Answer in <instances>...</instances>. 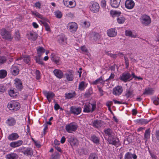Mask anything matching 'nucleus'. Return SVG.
<instances>
[{
  "instance_id": "nucleus-1",
  "label": "nucleus",
  "mask_w": 159,
  "mask_h": 159,
  "mask_svg": "<svg viewBox=\"0 0 159 159\" xmlns=\"http://www.w3.org/2000/svg\"><path fill=\"white\" fill-rule=\"evenodd\" d=\"M104 132L106 136H108V141L109 143L113 145H116L117 141L114 138V133L112 130L110 128L105 129Z\"/></svg>"
},
{
  "instance_id": "nucleus-2",
  "label": "nucleus",
  "mask_w": 159,
  "mask_h": 159,
  "mask_svg": "<svg viewBox=\"0 0 159 159\" xmlns=\"http://www.w3.org/2000/svg\"><path fill=\"white\" fill-rule=\"evenodd\" d=\"M96 108L95 103H86L83 107V111L84 113H92Z\"/></svg>"
},
{
  "instance_id": "nucleus-3",
  "label": "nucleus",
  "mask_w": 159,
  "mask_h": 159,
  "mask_svg": "<svg viewBox=\"0 0 159 159\" xmlns=\"http://www.w3.org/2000/svg\"><path fill=\"white\" fill-rule=\"evenodd\" d=\"M78 127L77 123L75 122H72L66 125V129L67 132L72 133L76 131Z\"/></svg>"
},
{
  "instance_id": "nucleus-4",
  "label": "nucleus",
  "mask_w": 159,
  "mask_h": 159,
  "mask_svg": "<svg viewBox=\"0 0 159 159\" xmlns=\"http://www.w3.org/2000/svg\"><path fill=\"white\" fill-rule=\"evenodd\" d=\"M89 8L92 12L97 13L99 11L100 7L97 2L94 1H91L89 4Z\"/></svg>"
},
{
  "instance_id": "nucleus-5",
  "label": "nucleus",
  "mask_w": 159,
  "mask_h": 159,
  "mask_svg": "<svg viewBox=\"0 0 159 159\" xmlns=\"http://www.w3.org/2000/svg\"><path fill=\"white\" fill-rule=\"evenodd\" d=\"M0 33L4 39L8 41H11L12 39L13 38L11 36L10 32L6 30L5 29L3 28L1 30Z\"/></svg>"
},
{
  "instance_id": "nucleus-6",
  "label": "nucleus",
  "mask_w": 159,
  "mask_h": 159,
  "mask_svg": "<svg viewBox=\"0 0 159 159\" xmlns=\"http://www.w3.org/2000/svg\"><path fill=\"white\" fill-rule=\"evenodd\" d=\"M119 78L121 81L126 82L130 81L132 79V74H130L128 72H125L120 76Z\"/></svg>"
},
{
  "instance_id": "nucleus-7",
  "label": "nucleus",
  "mask_w": 159,
  "mask_h": 159,
  "mask_svg": "<svg viewBox=\"0 0 159 159\" xmlns=\"http://www.w3.org/2000/svg\"><path fill=\"white\" fill-rule=\"evenodd\" d=\"M8 107L10 110L16 111L20 107V105L18 102L16 101L11 102L8 105Z\"/></svg>"
},
{
  "instance_id": "nucleus-8",
  "label": "nucleus",
  "mask_w": 159,
  "mask_h": 159,
  "mask_svg": "<svg viewBox=\"0 0 159 159\" xmlns=\"http://www.w3.org/2000/svg\"><path fill=\"white\" fill-rule=\"evenodd\" d=\"M68 141L72 147H75L79 145L78 140L73 135L70 136L68 137Z\"/></svg>"
},
{
  "instance_id": "nucleus-9",
  "label": "nucleus",
  "mask_w": 159,
  "mask_h": 159,
  "mask_svg": "<svg viewBox=\"0 0 159 159\" xmlns=\"http://www.w3.org/2000/svg\"><path fill=\"white\" fill-rule=\"evenodd\" d=\"M70 114L75 116H77L81 113L82 109L80 107L72 106L70 107Z\"/></svg>"
},
{
  "instance_id": "nucleus-10",
  "label": "nucleus",
  "mask_w": 159,
  "mask_h": 159,
  "mask_svg": "<svg viewBox=\"0 0 159 159\" xmlns=\"http://www.w3.org/2000/svg\"><path fill=\"white\" fill-rule=\"evenodd\" d=\"M100 38L99 34L96 32H94L91 35V40L94 43H99V40Z\"/></svg>"
},
{
  "instance_id": "nucleus-11",
  "label": "nucleus",
  "mask_w": 159,
  "mask_h": 159,
  "mask_svg": "<svg viewBox=\"0 0 159 159\" xmlns=\"http://www.w3.org/2000/svg\"><path fill=\"white\" fill-rule=\"evenodd\" d=\"M64 5L70 8L75 7L76 4L75 0H63Z\"/></svg>"
},
{
  "instance_id": "nucleus-12",
  "label": "nucleus",
  "mask_w": 159,
  "mask_h": 159,
  "mask_svg": "<svg viewBox=\"0 0 159 159\" xmlns=\"http://www.w3.org/2000/svg\"><path fill=\"white\" fill-rule=\"evenodd\" d=\"M122 87L121 86H117L113 89V94L116 96L120 95L123 92Z\"/></svg>"
},
{
  "instance_id": "nucleus-13",
  "label": "nucleus",
  "mask_w": 159,
  "mask_h": 159,
  "mask_svg": "<svg viewBox=\"0 0 159 159\" xmlns=\"http://www.w3.org/2000/svg\"><path fill=\"white\" fill-rule=\"evenodd\" d=\"M68 28L70 32L76 31L78 28L77 24L75 22L69 23L67 25Z\"/></svg>"
},
{
  "instance_id": "nucleus-14",
  "label": "nucleus",
  "mask_w": 159,
  "mask_h": 159,
  "mask_svg": "<svg viewBox=\"0 0 159 159\" xmlns=\"http://www.w3.org/2000/svg\"><path fill=\"white\" fill-rule=\"evenodd\" d=\"M142 23L145 26H147L149 24V16L146 15H142L140 18Z\"/></svg>"
},
{
  "instance_id": "nucleus-15",
  "label": "nucleus",
  "mask_w": 159,
  "mask_h": 159,
  "mask_svg": "<svg viewBox=\"0 0 159 159\" xmlns=\"http://www.w3.org/2000/svg\"><path fill=\"white\" fill-rule=\"evenodd\" d=\"M135 3L133 0H126L125 2V7L129 10L132 9Z\"/></svg>"
},
{
  "instance_id": "nucleus-16",
  "label": "nucleus",
  "mask_w": 159,
  "mask_h": 159,
  "mask_svg": "<svg viewBox=\"0 0 159 159\" xmlns=\"http://www.w3.org/2000/svg\"><path fill=\"white\" fill-rule=\"evenodd\" d=\"M57 41L61 45H66L67 44L66 38L63 34L58 37Z\"/></svg>"
},
{
  "instance_id": "nucleus-17",
  "label": "nucleus",
  "mask_w": 159,
  "mask_h": 159,
  "mask_svg": "<svg viewBox=\"0 0 159 159\" xmlns=\"http://www.w3.org/2000/svg\"><path fill=\"white\" fill-rule=\"evenodd\" d=\"M107 34L108 36L113 37L117 35V31L115 28H111L107 30Z\"/></svg>"
},
{
  "instance_id": "nucleus-18",
  "label": "nucleus",
  "mask_w": 159,
  "mask_h": 159,
  "mask_svg": "<svg viewBox=\"0 0 159 159\" xmlns=\"http://www.w3.org/2000/svg\"><path fill=\"white\" fill-rule=\"evenodd\" d=\"M124 96L127 98H131L134 96V91L131 88L127 89L125 93Z\"/></svg>"
},
{
  "instance_id": "nucleus-19",
  "label": "nucleus",
  "mask_w": 159,
  "mask_h": 159,
  "mask_svg": "<svg viewBox=\"0 0 159 159\" xmlns=\"http://www.w3.org/2000/svg\"><path fill=\"white\" fill-rule=\"evenodd\" d=\"M11 73L13 75L16 76L19 73V69L18 67L16 65H12L11 68Z\"/></svg>"
},
{
  "instance_id": "nucleus-20",
  "label": "nucleus",
  "mask_w": 159,
  "mask_h": 159,
  "mask_svg": "<svg viewBox=\"0 0 159 159\" xmlns=\"http://www.w3.org/2000/svg\"><path fill=\"white\" fill-rule=\"evenodd\" d=\"M51 60L56 64H59L60 61V57L57 56L54 53H52L51 55Z\"/></svg>"
},
{
  "instance_id": "nucleus-21",
  "label": "nucleus",
  "mask_w": 159,
  "mask_h": 159,
  "mask_svg": "<svg viewBox=\"0 0 159 159\" xmlns=\"http://www.w3.org/2000/svg\"><path fill=\"white\" fill-rule=\"evenodd\" d=\"M65 75L66 80L68 81H72L74 79V77L72 70L67 72L65 74Z\"/></svg>"
},
{
  "instance_id": "nucleus-22",
  "label": "nucleus",
  "mask_w": 159,
  "mask_h": 159,
  "mask_svg": "<svg viewBox=\"0 0 159 159\" xmlns=\"http://www.w3.org/2000/svg\"><path fill=\"white\" fill-rule=\"evenodd\" d=\"M93 126L97 128L100 127L102 125V121L101 120H95L92 122Z\"/></svg>"
},
{
  "instance_id": "nucleus-23",
  "label": "nucleus",
  "mask_w": 159,
  "mask_h": 159,
  "mask_svg": "<svg viewBox=\"0 0 159 159\" xmlns=\"http://www.w3.org/2000/svg\"><path fill=\"white\" fill-rule=\"evenodd\" d=\"M6 123L9 126H12L16 124V120L14 118L10 117L6 121Z\"/></svg>"
},
{
  "instance_id": "nucleus-24",
  "label": "nucleus",
  "mask_w": 159,
  "mask_h": 159,
  "mask_svg": "<svg viewBox=\"0 0 159 159\" xmlns=\"http://www.w3.org/2000/svg\"><path fill=\"white\" fill-rule=\"evenodd\" d=\"M23 143V141L19 140L16 142H13L10 143V146L13 148L18 147L21 145Z\"/></svg>"
},
{
  "instance_id": "nucleus-25",
  "label": "nucleus",
  "mask_w": 159,
  "mask_h": 159,
  "mask_svg": "<svg viewBox=\"0 0 159 159\" xmlns=\"http://www.w3.org/2000/svg\"><path fill=\"white\" fill-rule=\"evenodd\" d=\"M121 0H111L110 4L113 8L118 7L120 4Z\"/></svg>"
},
{
  "instance_id": "nucleus-26",
  "label": "nucleus",
  "mask_w": 159,
  "mask_h": 159,
  "mask_svg": "<svg viewBox=\"0 0 159 159\" xmlns=\"http://www.w3.org/2000/svg\"><path fill=\"white\" fill-rule=\"evenodd\" d=\"M15 84L16 88L20 90H21L23 88L22 83L21 81L18 79L15 80Z\"/></svg>"
},
{
  "instance_id": "nucleus-27",
  "label": "nucleus",
  "mask_w": 159,
  "mask_h": 159,
  "mask_svg": "<svg viewBox=\"0 0 159 159\" xmlns=\"http://www.w3.org/2000/svg\"><path fill=\"white\" fill-rule=\"evenodd\" d=\"M19 137L18 134L16 133H13L10 134L8 137V139L10 141L17 139Z\"/></svg>"
},
{
  "instance_id": "nucleus-28",
  "label": "nucleus",
  "mask_w": 159,
  "mask_h": 159,
  "mask_svg": "<svg viewBox=\"0 0 159 159\" xmlns=\"http://www.w3.org/2000/svg\"><path fill=\"white\" fill-rule=\"evenodd\" d=\"M54 75L58 78L61 79L63 76V73L60 70L55 69L53 71Z\"/></svg>"
},
{
  "instance_id": "nucleus-29",
  "label": "nucleus",
  "mask_w": 159,
  "mask_h": 159,
  "mask_svg": "<svg viewBox=\"0 0 159 159\" xmlns=\"http://www.w3.org/2000/svg\"><path fill=\"white\" fill-rule=\"evenodd\" d=\"M76 95L74 91H72L69 93H66L65 94V97L66 99H70L75 97Z\"/></svg>"
},
{
  "instance_id": "nucleus-30",
  "label": "nucleus",
  "mask_w": 159,
  "mask_h": 159,
  "mask_svg": "<svg viewBox=\"0 0 159 159\" xmlns=\"http://www.w3.org/2000/svg\"><path fill=\"white\" fill-rule=\"evenodd\" d=\"M29 35V39L33 41L36 40L38 37L37 33L33 31L30 32Z\"/></svg>"
},
{
  "instance_id": "nucleus-31",
  "label": "nucleus",
  "mask_w": 159,
  "mask_h": 159,
  "mask_svg": "<svg viewBox=\"0 0 159 159\" xmlns=\"http://www.w3.org/2000/svg\"><path fill=\"white\" fill-rule=\"evenodd\" d=\"M43 93L46 98H53L55 97V94L51 91L44 90Z\"/></svg>"
},
{
  "instance_id": "nucleus-32",
  "label": "nucleus",
  "mask_w": 159,
  "mask_h": 159,
  "mask_svg": "<svg viewBox=\"0 0 159 159\" xmlns=\"http://www.w3.org/2000/svg\"><path fill=\"white\" fill-rule=\"evenodd\" d=\"M21 60H23V61L26 63H28L30 61V56L27 55H25L20 57L16 59V61H21Z\"/></svg>"
},
{
  "instance_id": "nucleus-33",
  "label": "nucleus",
  "mask_w": 159,
  "mask_h": 159,
  "mask_svg": "<svg viewBox=\"0 0 159 159\" xmlns=\"http://www.w3.org/2000/svg\"><path fill=\"white\" fill-rule=\"evenodd\" d=\"M149 139V129H147L144 133V140H145V144L148 145V148L149 149L148 146V141Z\"/></svg>"
},
{
  "instance_id": "nucleus-34",
  "label": "nucleus",
  "mask_w": 159,
  "mask_h": 159,
  "mask_svg": "<svg viewBox=\"0 0 159 159\" xmlns=\"http://www.w3.org/2000/svg\"><path fill=\"white\" fill-rule=\"evenodd\" d=\"M41 56H37L34 57V59L36 61V63H38L39 64L45 66V65L43 62V60L40 57Z\"/></svg>"
},
{
  "instance_id": "nucleus-35",
  "label": "nucleus",
  "mask_w": 159,
  "mask_h": 159,
  "mask_svg": "<svg viewBox=\"0 0 159 159\" xmlns=\"http://www.w3.org/2000/svg\"><path fill=\"white\" fill-rule=\"evenodd\" d=\"M57 151L55 152V153L52 155L50 159H59L60 158V155L58 152H61V150H57Z\"/></svg>"
},
{
  "instance_id": "nucleus-36",
  "label": "nucleus",
  "mask_w": 159,
  "mask_h": 159,
  "mask_svg": "<svg viewBox=\"0 0 159 159\" xmlns=\"http://www.w3.org/2000/svg\"><path fill=\"white\" fill-rule=\"evenodd\" d=\"M87 84L84 81H82L80 83L78 89L80 91L84 90L87 86Z\"/></svg>"
},
{
  "instance_id": "nucleus-37",
  "label": "nucleus",
  "mask_w": 159,
  "mask_h": 159,
  "mask_svg": "<svg viewBox=\"0 0 159 159\" xmlns=\"http://www.w3.org/2000/svg\"><path fill=\"white\" fill-rule=\"evenodd\" d=\"M37 51L38 54V56H41L45 52V49L42 47H39L37 48Z\"/></svg>"
},
{
  "instance_id": "nucleus-38",
  "label": "nucleus",
  "mask_w": 159,
  "mask_h": 159,
  "mask_svg": "<svg viewBox=\"0 0 159 159\" xmlns=\"http://www.w3.org/2000/svg\"><path fill=\"white\" fill-rule=\"evenodd\" d=\"M31 12L32 15L35 16L43 20H44L45 19V18L43 16V15L36 11H32Z\"/></svg>"
},
{
  "instance_id": "nucleus-39",
  "label": "nucleus",
  "mask_w": 159,
  "mask_h": 159,
  "mask_svg": "<svg viewBox=\"0 0 159 159\" xmlns=\"http://www.w3.org/2000/svg\"><path fill=\"white\" fill-rule=\"evenodd\" d=\"M90 140L94 143L96 144L98 143L99 142V138L95 135H93L91 136Z\"/></svg>"
},
{
  "instance_id": "nucleus-40",
  "label": "nucleus",
  "mask_w": 159,
  "mask_h": 159,
  "mask_svg": "<svg viewBox=\"0 0 159 159\" xmlns=\"http://www.w3.org/2000/svg\"><path fill=\"white\" fill-rule=\"evenodd\" d=\"M137 122L139 124L141 125H145L148 124L149 121L147 120L144 119H141L137 120Z\"/></svg>"
},
{
  "instance_id": "nucleus-41",
  "label": "nucleus",
  "mask_w": 159,
  "mask_h": 159,
  "mask_svg": "<svg viewBox=\"0 0 159 159\" xmlns=\"http://www.w3.org/2000/svg\"><path fill=\"white\" fill-rule=\"evenodd\" d=\"M7 159H16L17 155L15 153H10L6 155Z\"/></svg>"
},
{
  "instance_id": "nucleus-42",
  "label": "nucleus",
  "mask_w": 159,
  "mask_h": 159,
  "mask_svg": "<svg viewBox=\"0 0 159 159\" xmlns=\"http://www.w3.org/2000/svg\"><path fill=\"white\" fill-rule=\"evenodd\" d=\"M125 33L126 36H128L133 38L136 37V35L133 34L132 32L129 30H126Z\"/></svg>"
},
{
  "instance_id": "nucleus-43",
  "label": "nucleus",
  "mask_w": 159,
  "mask_h": 159,
  "mask_svg": "<svg viewBox=\"0 0 159 159\" xmlns=\"http://www.w3.org/2000/svg\"><path fill=\"white\" fill-rule=\"evenodd\" d=\"M118 23L119 24H122L125 21V19L122 16H119L117 19Z\"/></svg>"
},
{
  "instance_id": "nucleus-44",
  "label": "nucleus",
  "mask_w": 159,
  "mask_h": 159,
  "mask_svg": "<svg viewBox=\"0 0 159 159\" xmlns=\"http://www.w3.org/2000/svg\"><path fill=\"white\" fill-rule=\"evenodd\" d=\"M7 72L6 70H0V78L3 79L5 78L7 75Z\"/></svg>"
},
{
  "instance_id": "nucleus-45",
  "label": "nucleus",
  "mask_w": 159,
  "mask_h": 159,
  "mask_svg": "<svg viewBox=\"0 0 159 159\" xmlns=\"http://www.w3.org/2000/svg\"><path fill=\"white\" fill-rule=\"evenodd\" d=\"M76 152L80 155H86L88 153L87 150H76Z\"/></svg>"
},
{
  "instance_id": "nucleus-46",
  "label": "nucleus",
  "mask_w": 159,
  "mask_h": 159,
  "mask_svg": "<svg viewBox=\"0 0 159 159\" xmlns=\"http://www.w3.org/2000/svg\"><path fill=\"white\" fill-rule=\"evenodd\" d=\"M152 101L156 105L159 104V98L157 97H154L151 98Z\"/></svg>"
},
{
  "instance_id": "nucleus-47",
  "label": "nucleus",
  "mask_w": 159,
  "mask_h": 159,
  "mask_svg": "<svg viewBox=\"0 0 159 159\" xmlns=\"http://www.w3.org/2000/svg\"><path fill=\"white\" fill-rule=\"evenodd\" d=\"M102 77H101L97 79L95 81L92 82V84L93 85H96L99 83H102Z\"/></svg>"
},
{
  "instance_id": "nucleus-48",
  "label": "nucleus",
  "mask_w": 159,
  "mask_h": 159,
  "mask_svg": "<svg viewBox=\"0 0 159 159\" xmlns=\"http://www.w3.org/2000/svg\"><path fill=\"white\" fill-rule=\"evenodd\" d=\"M110 13L111 16L112 17H114L116 15H120L121 13L120 12L117 11L116 10H111L110 11Z\"/></svg>"
},
{
  "instance_id": "nucleus-49",
  "label": "nucleus",
  "mask_w": 159,
  "mask_h": 159,
  "mask_svg": "<svg viewBox=\"0 0 159 159\" xmlns=\"http://www.w3.org/2000/svg\"><path fill=\"white\" fill-rule=\"evenodd\" d=\"M42 23L43 24V25L44 26L46 30L48 31H50L51 29L49 26V25L46 22L41 21Z\"/></svg>"
},
{
  "instance_id": "nucleus-50",
  "label": "nucleus",
  "mask_w": 159,
  "mask_h": 159,
  "mask_svg": "<svg viewBox=\"0 0 159 159\" xmlns=\"http://www.w3.org/2000/svg\"><path fill=\"white\" fill-rule=\"evenodd\" d=\"M88 159H98V157L96 154L92 153L90 154Z\"/></svg>"
},
{
  "instance_id": "nucleus-51",
  "label": "nucleus",
  "mask_w": 159,
  "mask_h": 159,
  "mask_svg": "<svg viewBox=\"0 0 159 159\" xmlns=\"http://www.w3.org/2000/svg\"><path fill=\"white\" fill-rule=\"evenodd\" d=\"M55 14L56 17L57 18H60L62 16L61 12L59 11H56L55 12Z\"/></svg>"
},
{
  "instance_id": "nucleus-52",
  "label": "nucleus",
  "mask_w": 159,
  "mask_h": 159,
  "mask_svg": "<svg viewBox=\"0 0 159 159\" xmlns=\"http://www.w3.org/2000/svg\"><path fill=\"white\" fill-rule=\"evenodd\" d=\"M36 78L37 80H39L41 78L40 72L38 70H36L35 71Z\"/></svg>"
},
{
  "instance_id": "nucleus-53",
  "label": "nucleus",
  "mask_w": 159,
  "mask_h": 159,
  "mask_svg": "<svg viewBox=\"0 0 159 159\" xmlns=\"http://www.w3.org/2000/svg\"><path fill=\"white\" fill-rule=\"evenodd\" d=\"M125 62L126 68H128L129 66V62L128 58L127 57H124Z\"/></svg>"
},
{
  "instance_id": "nucleus-54",
  "label": "nucleus",
  "mask_w": 159,
  "mask_h": 159,
  "mask_svg": "<svg viewBox=\"0 0 159 159\" xmlns=\"http://www.w3.org/2000/svg\"><path fill=\"white\" fill-rule=\"evenodd\" d=\"M115 75L114 73H111L110 76L109 77L106 79L105 81H109V80H112L114 78Z\"/></svg>"
},
{
  "instance_id": "nucleus-55",
  "label": "nucleus",
  "mask_w": 159,
  "mask_h": 159,
  "mask_svg": "<svg viewBox=\"0 0 159 159\" xmlns=\"http://www.w3.org/2000/svg\"><path fill=\"white\" fill-rule=\"evenodd\" d=\"M6 88L2 84H0V92L3 93L5 91Z\"/></svg>"
},
{
  "instance_id": "nucleus-56",
  "label": "nucleus",
  "mask_w": 159,
  "mask_h": 159,
  "mask_svg": "<svg viewBox=\"0 0 159 159\" xmlns=\"http://www.w3.org/2000/svg\"><path fill=\"white\" fill-rule=\"evenodd\" d=\"M125 159H132L131 158V154L128 152L125 155Z\"/></svg>"
},
{
  "instance_id": "nucleus-57",
  "label": "nucleus",
  "mask_w": 159,
  "mask_h": 159,
  "mask_svg": "<svg viewBox=\"0 0 159 159\" xmlns=\"http://www.w3.org/2000/svg\"><path fill=\"white\" fill-rule=\"evenodd\" d=\"M8 93L9 95L11 97H14L16 95L15 91L13 90H10Z\"/></svg>"
},
{
  "instance_id": "nucleus-58",
  "label": "nucleus",
  "mask_w": 159,
  "mask_h": 159,
  "mask_svg": "<svg viewBox=\"0 0 159 159\" xmlns=\"http://www.w3.org/2000/svg\"><path fill=\"white\" fill-rule=\"evenodd\" d=\"M15 38L19 40L20 38V35L18 30H16L15 34Z\"/></svg>"
},
{
  "instance_id": "nucleus-59",
  "label": "nucleus",
  "mask_w": 159,
  "mask_h": 159,
  "mask_svg": "<svg viewBox=\"0 0 159 159\" xmlns=\"http://www.w3.org/2000/svg\"><path fill=\"white\" fill-rule=\"evenodd\" d=\"M83 26L84 27H88L90 25V23L88 21H85L83 23Z\"/></svg>"
},
{
  "instance_id": "nucleus-60",
  "label": "nucleus",
  "mask_w": 159,
  "mask_h": 159,
  "mask_svg": "<svg viewBox=\"0 0 159 159\" xmlns=\"http://www.w3.org/2000/svg\"><path fill=\"white\" fill-rule=\"evenodd\" d=\"M6 60V58L4 56H0V64L5 62Z\"/></svg>"
},
{
  "instance_id": "nucleus-61",
  "label": "nucleus",
  "mask_w": 159,
  "mask_h": 159,
  "mask_svg": "<svg viewBox=\"0 0 159 159\" xmlns=\"http://www.w3.org/2000/svg\"><path fill=\"white\" fill-rule=\"evenodd\" d=\"M24 153L25 154H26L27 155H31L32 154V153L31 151V150H25Z\"/></svg>"
},
{
  "instance_id": "nucleus-62",
  "label": "nucleus",
  "mask_w": 159,
  "mask_h": 159,
  "mask_svg": "<svg viewBox=\"0 0 159 159\" xmlns=\"http://www.w3.org/2000/svg\"><path fill=\"white\" fill-rule=\"evenodd\" d=\"M80 48L82 52H88V49L85 46H82Z\"/></svg>"
},
{
  "instance_id": "nucleus-63",
  "label": "nucleus",
  "mask_w": 159,
  "mask_h": 159,
  "mask_svg": "<svg viewBox=\"0 0 159 159\" xmlns=\"http://www.w3.org/2000/svg\"><path fill=\"white\" fill-rule=\"evenodd\" d=\"M107 55L113 58H116L117 57V54H113L111 53H108Z\"/></svg>"
},
{
  "instance_id": "nucleus-64",
  "label": "nucleus",
  "mask_w": 159,
  "mask_h": 159,
  "mask_svg": "<svg viewBox=\"0 0 159 159\" xmlns=\"http://www.w3.org/2000/svg\"><path fill=\"white\" fill-rule=\"evenodd\" d=\"M112 104V101H108L107 102L106 106L108 107V109H110L111 106Z\"/></svg>"
}]
</instances>
